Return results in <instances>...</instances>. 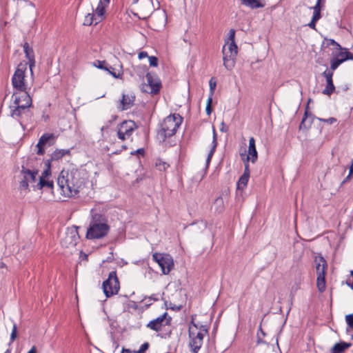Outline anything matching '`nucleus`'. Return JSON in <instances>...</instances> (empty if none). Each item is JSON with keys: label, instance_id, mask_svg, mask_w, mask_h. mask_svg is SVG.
Listing matches in <instances>:
<instances>
[{"label": "nucleus", "instance_id": "nucleus-1", "mask_svg": "<svg viewBox=\"0 0 353 353\" xmlns=\"http://www.w3.org/2000/svg\"><path fill=\"white\" fill-rule=\"evenodd\" d=\"M57 183L63 194L68 197L76 196L83 186V179L79 171L72 168L62 170L57 179Z\"/></svg>", "mask_w": 353, "mask_h": 353}, {"label": "nucleus", "instance_id": "nucleus-2", "mask_svg": "<svg viewBox=\"0 0 353 353\" xmlns=\"http://www.w3.org/2000/svg\"><path fill=\"white\" fill-rule=\"evenodd\" d=\"M13 103L10 105V116L18 119L21 125L28 121L32 113L30 110L32 105V98L28 92L23 93H14L12 94Z\"/></svg>", "mask_w": 353, "mask_h": 353}, {"label": "nucleus", "instance_id": "nucleus-3", "mask_svg": "<svg viewBox=\"0 0 353 353\" xmlns=\"http://www.w3.org/2000/svg\"><path fill=\"white\" fill-rule=\"evenodd\" d=\"M110 225L105 215L92 212L91 220L86 232V238L88 239H100L108 234Z\"/></svg>", "mask_w": 353, "mask_h": 353}, {"label": "nucleus", "instance_id": "nucleus-4", "mask_svg": "<svg viewBox=\"0 0 353 353\" xmlns=\"http://www.w3.org/2000/svg\"><path fill=\"white\" fill-rule=\"evenodd\" d=\"M182 121L183 118L179 114H173L165 117L161 123L157 133L158 139L161 141H165L168 138L174 135Z\"/></svg>", "mask_w": 353, "mask_h": 353}, {"label": "nucleus", "instance_id": "nucleus-5", "mask_svg": "<svg viewBox=\"0 0 353 353\" xmlns=\"http://www.w3.org/2000/svg\"><path fill=\"white\" fill-rule=\"evenodd\" d=\"M208 334V326L199 325L193 321L189 327V347L192 353H198L203 345V338Z\"/></svg>", "mask_w": 353, "mask_h": 353}, {"label": "nucleus", "instance_id": "nucleus-6", "mask_svg": "<svg viewBox=\"0 0 353 353\" xmlns=\"http://www.w3.org/2000/svg\"><path fill=\"white\" fill-rule=\"evenodd\" d=\"M102 288L106 297H110L118 293L120 285L115 271L109 273L108 279L103 282Z\"/></svg>", "mask_w": 353, "mask_h": 353}, {"label": "nucleus", "instance_id": "nucleus-7", "mask_svg": "<svg viewBox=\"0 0 353 353\" xmlns=\"http://www.w3.org/2000/svg\"><path fill=\"white\" fill-rule=\"evenodd\" d=\"M38 170H30L23 165L19 175V189L21 190L29 191V184L36 182Z\"/></svg>", "mask_w": 353, "mask_h": 353}, {"label": "nucleus", "instance_id": "nucleus-8", "mask_svg": "<svg viewBox=\"0 0 353 353\" xmlns=\"http://www.w3.org/2000/svg\"><path fill=\"white\" fill-rule=\"evenodd\" d=\"M26 70V64L20 63L12 76V85L14 88L19 90V92H17L16 93H23L27 92V85L24 82Z\"/></svg>", "mask_w": 353, "mask_h": 353}, {"label": "nucleus", "instance_id": "nucleus-9", "mask_svg": "<svg viewBox=\"0 0 353 353\" xmlns=\"http://www.w3.org/2000/svg\"><path fill=\"white\" fill-rule=\"evenodd\" d=\"M152 259L159 265L163 274H168L174 268V260L168 254L155 252Z\"/></svg>", "mask_w": 353, "mask_h": 353}, {"label": "nucleus", "instance_id": "nucleus-10", "mask_svg": "<svg viewBox=\"0 0 353 353\" xmlns=\"http://www.w3.org/2000/svg\"><path fill=\"white\" fill-rule=\"evenodd\" d=\"M78 228L74 225L67 228L64 237L61 240V245L63 248L74 249L80 239Z\"/></svg>", "mask_w": 353, "mask_h": 353}, {"label": "nucleus", "instance_id": "nucleus-11", "mask_svg": "<svg viewBox=\"0 0 353 353\" xmlns=\"http://www.w3.org/2000/svg\"><path fill=\"white\" fill-rule=\"evenodd\" d=\"M314 119H316L319 121L327 124H332L336 122V119L334 117H330L329 119H321L313 116L311 113L309 112L308 106L307 105L303 117L299 125V130H307L309 128H310L312 123H313Z\"/></svg>", "mask_w": 353, "mask_h": 353}, {"label": "nucleus", "instance_id": "nucleus-12", "mask_svg": "<svg viewBox=\"0 0 353 353\" xmlns=\"http://www.w3.org/2000/svg\"><path fill=\"white\" fill-rule=\"evenodd\" d=\"M147 84H143L141 87L142 92H147L152 94H157L161 88V82L159 79L152 75L151 73L146 74Z\"/></svg>", "mask_w": 353, "mask_h": 353}, {"label": "nucleus", "instance_id": "nucleus-13", "mask_svg": "<svg viewBox=\"0 0 353 353\" xmlns=\"http://www.w3.org/2000/svg\"><path fill=\"white\" fill-rule=\"evenodd\" d=\"M172 321V317L168 316V313L165 312L157 318L150 321L147 325L146 327L159 332L161 331L165 325H170Z\"/></svg>", "mask_w": 353, "mask_h": 353}, {"label": "nucleus", "instance_id": "nucleus-14", "mask_svg": "<svg viewBox=\"0 0 353 353\" xmlns=\"http://www.w3.org/2000/svg\"><path fill=\"white\" fill-rule=\"evenodd\" d=\"M137 128L138 126L136 123L132 120L123 121L118 128V138L121 140H125L129 138Z\"/></svg>", "mask_w": 353, "mask_h": 353}, {"label": "nucleus", "instance_id": "nucleus-15", "mask_svg": "<svg viewBox=\"0 0 353 353\" xmlns=\"http://www.w3.org/2000/svg\"><path fill=\"white\" fill-rule=\"evenodd\" d=\"M56 137L53 133H45L43 134L37 144L38 150L37 154L38 155H43L45 153L44 146L46 145H52L54 143Z\"/></svg>", "mask_w": 353, "mask_h": 353}, {"label": "nucleus", "instance_id": "nucleus-16", "mask_svg": "<svg viewBox=\"0 0 353 353\" xmlns=\"http://www.w3.org/2000/svg\"><path fill=\"white\" fill-rule=\"evenodd\" d=\"M322 74L326 79V85L323 90L322 93L330 96L335 90V86L332 80L333 72L326 69Z\"/></svg>", "mask_w": 353, "mask_h": 353}, {"label": "nucleus", "instance_id": "nucleus-17", "mask_svg": "<svg viewBox=\"0 0 353 353\" xmlns=\"http://www.w3.org/2000/svg\"><path fill=\"white\" fill-rule=\"evenodd\" d=\"M314 264L316 275L321 274H325V270L327 267V261L321 255L316 256L314 258Z\"/></svg>", "mask_w": 353, "mask_h": 353}, {"label": "nucleus", "instance_id": "nucleus-18", "mask_svg": "<svg viewBox=\"0 0 353 353\" xmlns=\"http://www.w3.org/2000/svg\"><path fill=\"white\" fill-rule=\"evenodd\" d=\"M23 50L26 54V58L28 59L29 68L32 74V68L35 65L34 54L33 50L29 46V44L26 42L23 44Z\"/></svg>", "mask_w": 353, "mask_h": 353}, {"label": "nucleus", "instance_id": "nucleus-19", "mask_svg": "<svg viewBox=\"0 0 353 353\" xmlns=\"http://www.w3.org/2000/svg\"><path fill=\"white\" fill-rule=\"evenodd\" d=\"M135 97L134 95L125 94L122 95V99L120 101V105L121 110H126L130 109L134 105Z\"/></svg>", "mask_w": 353, "mask_h": 353}, {"label": "nucleus", "instance_id": "nucleus-20", "mask_svg": "<svg viewBox=\"0 0 353 353\" xmlns=\"http://www.w3.org/2000/svg\"><path fill=\"white\" fill-rule=\"evenodd\" d=\"M252 163H254L258 157L257 151L255 145V139L254 137H250L249 139L248 155Z\"/></svg>", "mask_w": 353, "mask_h": 353}, {"label": "nucleus", "instance_id": "nucleus-21", "mask_svg": "<svg viewBox=\"0 0 353 353\" xmlns=\"http://www.w3.org/2000/svg\"><path fill=\"white\" fill-rule=\"evenodd\" d=\"M108 70L105 71L108 72L110 74H111L114 78L116 79H121L123 76L122 71V65L121 64L118 65L117 67H112L110 65L107 67Z\"/></svg>", "mask_w": 353, "mask_h": 353}, {"label": "nucleus", "instance_id": "nucleus-22", "mask_svg": "<svg viewBox=\"0 0 353 353\" xmlns=\"http://www.w3.org/2000/svg\"><path fill=\"white\" fill-rule=\"evenodd\" d=\"M352 343L346 342H340L336 343L331 350V353H343L344 351L351 347Z\"/></svg>", "mask_w": 353, "mask_h": 353}, {"label": "nucleus", "instance_id": "nucleus-23", "mask_svg": "<svg viewBox=\"0 0 353 353\" xmlns=\"http://www.w3.org/2000/svg\"><path fill=\"white\" fill-rule=\"evenodd\" d=\"M53 181H48L43 179V177H39V182L34 185L37 190H41L44 187L52 189L53 188Z\"/></svg>", "mask_w": 353, "mask_h": 353}, {"label": "nucleus", "instance_id": "nucleus-24", "mask_svg": "<svg viewBox=\"0 0 353 353\" xmlns=\"http://www.w3.org/2000/svg\"><path fill=\"white\" fill-rule=\"evenodd\" d=\"M70 152V150L64 149H57L54 150L51 155L52 161H57L61 159L64 155L69 154Z\"/></svg>", "mask_w": 353, "mask_h": 353}, {"label": "nucleus", "instance_id": "nucleus-25", "mask_svg": "<svg viewBox=\"0 0 353 353\" xmlns=\"http://www.w3.org/2000/svg\"><path fill=\"white\" fill-rule=\"evenodd\" d=\"M216 145H217L216 134L215 130L213 128L212 146V148L210 150V152L208 153V155L207 157V159H206V164H207V165H208V164L210 163V161L212 159V156H213V154L214 153V151L216 150Z\"/></svg>", "mask_w": 353, "mask_h": 353}, {"label": "nucleus", "instance_id": "nucleus-26", "mask_svg": "<svg viewBox=\"0 0 353 353\" xmlns=\"http://www.w3.org/2000/svg\"><path fill=\"white\" fill-rule=\"evenodd\" d=\"M316 287L320 292H323L326 288L325 274L316 275Z\"/></svg>", "mask_w": 353, "mask_h": 353}, {"label": "nucleus", "instance_id": "nucleus-27", "mask_svg": "<svg viewBox=\"0 0 353 353\" xmlns=\"http://www.w3.org/2000/svg\"><path fill=\"white\" fill-rule=\"evenodd\" d=\"M243 3L251 8L252 9L263 8L264 4L260 3L259 0H242Z\"/></svg>", "mask_w": 353, "mask_h": 353}, {"label": "nucleus", "instance_id": "nucleus-28", "mask_svg": "<svg viewBox=\"0 0 353 353\" xmlns=\"http://www.w3.org/2000/svg\"><path fill=\"white\" fill-rule=\"evenodd\" d=\"M223 65L227 69H232L234 67V59H231L228 56V53L225 52L224 48L223 49Z\"/></svg>", "mask_w": 353, "mask_h": 353}, {"label": "nucleus", "instance_id": "nucleus-29", "mask_svg": "<svg viewBox=\"0 0 353 353\" xmlns=\"http://www.w3.org/2000/svg\"><path fill=\"white\" fill-rule=\"evenodd\" d=\"M230 54H228L230 59H234L237 55V46L235 42H230L228 46Z\"/></svg>", "mask_w": 353, "mask_h": 353}, {"label": "nucleus", "instance_id": "nucleus-30", "mask_svg": "<svg viewBox=\"0 0 353 353\" xmlns=\"http://www.w3.org/2000/svg\"><path fill=\"white\" fill-rule=\"evenodd\" d=\"M155 166L159 171H165L170 165L166 162L159 159L156 160Z\"/></svg>", "mask_w": 353, "mask_h": 353}, {"label": "nucleus", "instance_id": "nucleus-31", "mask_svg": "<svg viewBox=\"0 0 353 353\" xmlns=\"http://www.w3.org/2000/svg\"><path fill=\"white\" fill-rule=\"evenodd\" d=\"M343 62V59L333 58L330 61V71L335 70Z\"/></svg>", "mask_w": 353, "mask_h": 353}, {"label": "nucleus", "instance_id": "nucleus-32", "mask_svg": "<svg viewBox=\"0 0 353 353\" xmlns=\"http://www.w3.org/2000/svg\"><path fill=\"white\" fill-rule=\"evenodd\" d=\"M249 176L242 175L238 182H237V188L238 189H243L246 187L248 182Z\"/></svg>", "mask_w": 353, "mask_h": 353}, {"label": "nucleus", "instance_id": "nucleus-33", "mask_svg": "<svg viewBox=\"0 0 353 353\" xmlns=\"http://www.w3.org/2000/svg\"><path fill=\"white\" fill-rule=\"evenodd\" d=\"M338 59H343V62L347 60H353V54L346 51V52H341L336 57Z\"/></svg>", "mask_w": 353, "mask_h": 353}, {"label": "nucleus", "instance_id": "nucleus-34", "mask_svg": "<svg viewBox=\"0 0 353 353\" xmlns=\"http://www.w3.org/2000/svg\"><path fill=\"white\" fill-rule=\"evenodd\" d=\"M107 6H105L101 3V2H99L98 6L95 10V13L98 17H102L105 12V8Z\"/></svg>", "mask_w": 353, "mask_h": 353}, {"label": "nucleus", "instance_id": "nucleus-35", "mask_svg": "<svg viewBox=\"0 0 353 353\" xmlns=\"http://www.w3.org/2000/svg\"><path fill=\"white\" fill-rule=\"evenodd\" d=\"M96 21L97 19L94 17L93 13H88L84 18L83 24L84 26H91L94 21Z\"/></svg>", "mask_w": 353, "mask_h": 353}, {"label": "nucleus", "instance_id": "nucleus-36", "mask_svg": "<svg viewBox=\"0 0 353 353\" xmlns=\"http://www.w3.org/2000/svg\"><path fill=\"white\" fill-rule=\"evenodd\" d=\"M45 165L46 168L42 172V175L40 177H43V179H47L48 177L51 174L50 170V160H48L45 163Z\"/></svg>", "mask_w": 353, "mask_h": 353}, {"label": "nucleus", "instance_id": "nucleus-37", "mask_svg": "<svg viewBox=\"0 0 353 353\" xmlns=\"http://www.w3.org/2000/svg\"><path fill=\"white\" fill-rule=\"evenodd\" d=\"M93 65L97 68L105 70H108L107 67L109 64L105 61L96 60Z\"/></svg>", "mask_w": 353, "mask_h": 353}, {"label": "nucleus", "instance_id": "nucleus-38", "mask_svg": "<svg viewBox=\"0 0 353 353\" xmlns=\"http://www.w3.org/2000/svg\"><path fill=\"white\" fill-rule=\"evenodd\" d=\"M209 86H210V92L211 97H212V95L214 94L216 86V82L214 80V77H212L209 81Z\"/></svg>", "mask_w": 353, "mask_h": 353}, {"label": "nucleus", "instance_id": "nucleus-39", "mask_svg": "<svg viewBox=\"0 0 353 353\" xmlns=\"http://www.w3.org/2000/svg\"><path fill=\"white\" fill-rule=\"evenodd\" d=\"M249 160H250V157L247 156L245 161H244L245 170H244V172H243V175L250 177V168H249V164H248Z\"/></svg>", "mask_w": 353, "mask_h": 353}, {"label": "nucleus", "instance_id": "nucleus-40", "mask_svg": "<svg viewBox=\"0 0 353 353\" xmlns=\"http://www.w3.org/2000/svg\"><path fill=\"white\" fill-rule=\"evenodd\" d=\"M212 103V97H211V96H209L208 101H207L206 108H205L206 114L208 115H210L212 112V107H211Z\"/></svg>", "mask_w": 353, "mask_h": 353}, {"label": "nucleus", "instance_id": "nucleus-41", "mask_svg": "<svg viewBox=\"0 0 353 353\" xmlns=\"http://www.w3.org/2000/svg\"><path fill=\"white\" fill-rule=\"evenodd\" d=\"M17 336V327L16 323H14L12 330L10 334V343H12Z\"/></svg>", "mask_w": 353, "mask_h": 353}, {"label": "nucleus", "instance_id": "nucleus-42", "mask_svg": "<svg viewBox=\"0 0 353 353\" xmlns=\"http://www.w3.org/2000/svg\"><path fill=\"white\" fill-rule=\"evenodd\" d=\"M150 65L152 67H157L158 65V59L154 56L148 57Z\"/></svg>", "mask_w": 353, "mask_h": 353}, {"label": "nucleus", "instance_id": "nucleus-43", "mask_svg": "<svg viewBox=\"0 0 353 353\" xmlns=\"http://www.w3.org/2000/svg\"><path fill=\"white\" fill-rule=\"evenodd\" d=\"M346 322L348 326L353 329V314H348L345 316Z\"/></svg>", "mask_w": 353, "mask_h": 353}, {"label": "nucleus", "instance_id": "nucleus-44", "mask_svg": "<svg viewBox=\"0 0 353 353\" xmlns=\"http://www.w3.org/2000/svg\"><path fill=\"white\" fill-rule=\"evenodd\" d=\"M234 38H235V30L234 29H230L228 32L227 42H228L229 41H230V42H235Z\"/></svg>", "mask_w": 353, "mask_h": 353}, {"label": "nucleus", "instance_id": "nucleus-45", "mask_svg": "<svg viewBox=\"0 0 353 353\" xmlns=\"http://www.w3.org/2000/svg\"><path fill=\"white\" fill-rule=\"evenodd\" d=\"M172 334V330H169L168 331H166L165 332L159 333L157 334L158 336H159L161 339H168L171 336Z\"/></svg>", "mask_w": 353, "mask_h": 353}, {"label": "nucleus", "instance_id": "nucleus-46", "mask_svg": "<svg viewBox=\"0 0 353 353\" xmlns=\"http://www.w3.org/2000/svg\"><path fill=\"white\" fill-rule=\"evenodd\" d=\"M149 347V343L148 342H145L143 343L141 347H139V350L137 351V353H144V352L148 350Z\"/></svg>", "mask_w": 353, "mask_h": 353}, {"label": "nucleus", "instance_id": "nucleus-47", "mask_svg": "<svg viewBox=\"0 0 353 353\" xmlns=\"http://www.w3.org/2000/svg\"><path fill=\"white\" fill-rule=\"evenodd\" d=\"M353 174V159H352V163H351V165L350 167V171H349V174L347 175V176L343 180V183H345L346 181H347L350 178H351V176Z\"/></svg>", "mask_w": 353, "mask_h": 353}, {"label": "nucleus", "instance_id": "nucleus-48", "mask_svg": "<svg viewBox=\"0 0 353 353\" xmlns=\"http://www.w3.org/2000/svg\"><path fill=\"white\" fill-rule=\"evenodd\" d=\"M346 283L353 290V270L351 271V276L347 279Z\"/></svg>", "mask_w": 353, "mask_h": 353}, {"label": "nucleus", "instance_id": "nucleus-49", "mask_svg": "<svg viewBox=\"0 0 353 353\" xmlns=\"http://www.w3.org/2000/svg\"><path fill=\"white\" fill-rule=\"evenodd\" d=\"M321 0H317L316 5L313 7L314 12H321Z\"/></svg>", "mask_w": 353, "mask_h": 353}, {"label": "nucleus", "instance_id": "nucleus-50", "mask_svg": "<svg viewBox=\"0 0 353 353\" xmlns=\"http://www.w3.org/2000/svg\"><path fill=\"white\" fill-rule=\"evenodd\" d=\"M321 0H317L316 5L313 7L314 12H321Z\"/></svg>", "mask_w": 353, "mask_h": 353}, {"label": "nucleus", "instance_id": "nucleus-51", "mask_svg": "<svg viewBox=\"0 0 353 353\" xmlns=\"http://www.w3.org/2000/svg\"><path fill=\"white\" fill-rule=\"evenodd\" d=\"M327 46H335L338 47L339 48H341V46L336 42L334 39H329L327 40Z\"/></svg>", "mask_w": 353, "mask_h": 353}, {"label": "nucleus", "instance_id": "nucleus-52", "mask_svg": "<svg viewBox=\"0 0 353 353\" xmlns=\"http://www.w3.org/2000/svg\"><path fill=\"white\" fill-rule=\"evenodd\" d=\"M321 12H314L312 19H313V21H317L321 18Z\"/></svg>", "mask_w": 353, "mask_h": 353}, {"label": "nucleus", "instance_id": "nucleus-53", "mask_svg": "<svg viewBox=\"0 0 353 353\" xmlns=\"http://www.w3.org/2000/svg\"><path fill=\"white\" fill-rule=\"evenodd\" d=\"M148 54L145 51H141L139 53V55H138V57L139 59H142L143 58H145V57H148Z\"/></svg>", "mask_w": 353, "mask_h": 353}, {"label": "nucleus", "instance_id": "nucleus-54", "mask_svg": "<svg viewBox=\"0 0 353 353\" xmlns=\"http://www.w3.org/2000/svg\"><path fill=\"white\" fill-rule=\"evenodd\" d=\"M144 152H145V151H144L143 148H139V149L137 150L134 152H132L131 154H134L137 153V154H142L143 155L144 154Z\"/></svg>", "mask_w": 353, "mask_h": 353}, {"label": "nucleus", "instance_id": "nucleus-55", "mask_svg": "<svg viewBox=\"0 0 353 353\" xmlns=\"http://www.w3.org/2000/svg\"><path fill=\"white\" fill-rule=\"evenodd\" d=\"M316 22V21H313V19H312L311 21L307 24V26L312 29H315Z\"/></svg>", "mask_w": 353, "mask_h": 353}, {"label": "nucleus", "instance_id": "nucleus-56", "mask_svg": "<svg viewBox=\"0 0 353 353\" xmlns=\"http://www.w3.org/2000/svg\"><path fill=\"white\" fill-rule=\"evenodd\" d=\"M228 127L225 125V123H224L223 122H222V123H221V128H220V130H221V132H227V131H228Z\"/></svg>", "mask_w": 353, "mask_h": 353}, {"label": "nucleus", "instance_id": "nucleus-57", "mask_svg": "<svg viewBox=\"0 0 353 353\" xmlns=\"http://www.w3.org/2000/svg\"><path fill=\"white\" fill-rule=\"evenodd\" d=\"M264 341L262 340L261 336H260V334L258 332L257 333V343L259 344V343H263Z\"/></svg>", "mask_w": 353, "mask_h": 353}, {"label": "nucleus", "instance_id": "nucleus-58", "mask_svg": "<svg viewBox=\"0 0 353 353\" xmlns=\"http://www.w3.org/2000/svg\"><path fill=\"white\" fill-rule=\"evenodd\" d=\"M99 2H101L102 4L108 6L110 3V0H100Z\"/></svg>", "mask_w": 353, "mask_h": 353}, {"label": "nucleus", "instance_id": "nucleus-59", "mask_svg": "<svg viewBox=\"0 0 353 353\" xmlns=\"http://www.w3.org/2000/svg\"><path fill=\"white\" fill-rule=\"evenodd\" d=\"M121 353H137V352H132L130 350L123 348Z\"/></svg>", "mask_w": 353, "mask_h": 353}, {"label": "nucleus", "instance_id": "nucleus-60", "mask_svg": "<svg viewBox=\"0 0 353 353\" xmlns=\"http://www.w3.org/2000/svg\"><path fill=\"white\" fill-rule=\"evenodd\" d=\"M28 353H37V351H36V347L34 346H33L29 351Z\"/></svg>", "mask_w": 353, "mask_h": 353}, {"label": "nucleus", "instance_id": "nucleus-61", "mask_svg": "<svg viewBox=\"0 0 353 353\" xmlns=\"http://www.w3.org/2000/svg\"><path fill=\"white\" fill-rule=\"evenodd\" d=\"M259 332H260L261 334L264 336L265 335V332L263 331L261 327L259 328Z\"/></svg>", "mask_w": 353, "mask_h": 353}, {"label": "nucleus", "instance_id": "nucleus-62", "mask_svg": "<svg viewBox=\"0 0 353 353\" xmlns=\"http://www.w3.org/2000/svg\"><path fill=\"white\" fill-rule=\"evenodd\" d=\"M201 223H202L203 227L204 228H206V225H207V224H206V223H205V222H204V221H201Z\"/></svg>", "mask_w": 353, "mask_h": 353}, {"label": "nucleus", "instance_id": "nucleus-63", "mask_svg": "<svg viewBox=\"0 0 353 353\" xmlns=\"http://www.w3.org/2000/svg\"><path fill=\"white\" fill-rule=\"evenodd\" d=\"M4 353H11V350H7Z\"/></svg>", "mask_w": 353, "mask_h": 353}, {"label": "nucleus", "instance_id": "nucleus-64", "mask_svg": "<svg viewBox=\"0 0 353 353\" xmlns=\"http://www.w3.org/2000/svg\"><path fill=\"white\" fill-rule=\"evenodd\" d=\"M139 1V0H133V3H137V1Z\"/></svg>", "mask_w": 353, "mask_h": 353}]
</instances>
